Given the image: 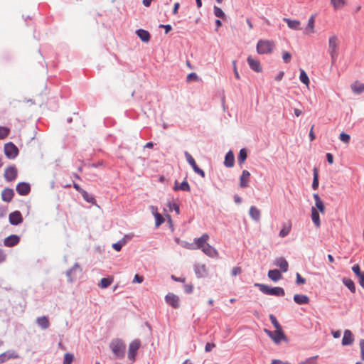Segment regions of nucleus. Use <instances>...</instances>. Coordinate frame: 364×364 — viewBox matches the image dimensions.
I'll list each match as a JSON object with an SVG mask.
<instances>
[{
	"label": "nucleus",
	"instance_id": "f257e3e1",
	"mask_svg": "<svg viewBox=\"0 0 364 364\" xmlns=\"http://www.w3.org/2000/svg\"><path fill=\"white\" fill-rule=\"evenodd\" d=\"M339 50V40L336 35H332L328 38V53L331 56V63L333 64L338 58Z\"/></svg>",
	"mask_w": 364,
	"mask_h": 364
},
{
	"label": "nucleus",
	"instance_id": "f03ea898",
	"mask_svg": "<svg viewBox=\"0 0 364 364\" xmlns=\"http://www.w3.org/2000/svg\"><path fill=\"white\" fill-rule=\"evenodd\" d=\"M255 285L256 287H258L259 290L265 294L274 295L279 296H283L285 294V291L284 289L282 287H270L267 285L262 284H255Z\"/></svg>",
	"mask_w": 364,
	"mask_h": 364
},
{
	"label": "nucleus",
	"instance_id": "7ed1b4c3",
	"mask_svg": "<svg viewBox=\"0 0 364 364\" xmlns=\"http://www.w3.org/2000/svg\"><path fill=\"white\" fill-rule=\"evenodd\" d=\"M274 48V42L268 40H259L257 44V51L259 54L271 53Z\"/></svg>",
	"mask_w": 364,
	"mask_h": 364
},
{
	"label": "nucleus",
	"instance_id": "20e7f679",
	"mask_svg": "<svg viewBox=\"0 0 364 364\" xmlns=\"http://www.w3.org/2000/svg\"><path fill=\"white\" fill-rule=\"evenodd\" d=\"M110 348L117 358H122L124 355L125 345L122 341L115 339L110 343Z\"/></svg>",
	"mask_w": 364,
	"mask_h": 364
},
{
	"label": "nucleus",
	"instance_id": "39448f33",
	"mask_svg": "<svg viewBox=\"0 0 364 364\" xmlns=\"http://www.w3.org/2000/svg\"><path fill=\"white\" fill-rule=\"evenodd\" d=\"M141 346V342L139 340H134L129 346L128 358L129 360L134 361L138 350Z\"/></svg>",
	"mask_w": 364,
	"mask_h": 364
},
{
	"label": "nucleus",
	"instance_id": "423d86ee",
	"mask_svg": "<svg viewBox=\"0 0 364 364\" xmlns=\"http://www.w3.org/2000/svg\"><path fill=\"white\" fill-rule=\"evenodd\" d=\"M4 153L7 158L14 159L18 154V148L11 142L4 145Z\"/></svg>",
	"mask_w": 364,
	"mask_h": 364
},
{
	"label": "nucleus",
	"instance_id": "0eeeda50",
	"mask_svg": "<svg viewBox=\"0 0 364 364\" xmlns=\"http://www.w3.org/2000/svg\"><path fill=\"white\" fill-rule=\"evenodd\" d=\"M185 156L186 158L187 161L191 166L194 171L200 176H202L203 178L205 177V172L198 166L192 156L188 152L186 151Z\"/></svg>",
	"mask_w": 364,
	"mask_h": 364
},
{
	"label": "nucleus",
	"instance_id": "6e6552de",
	"mask_svg": "<svg viewBox=\"0 0 364 364\" xmlns=\"http://www.w3.org/2000/svg\"><path fill=\"white\" fill-rule=\"evenodd\" d=\"M165 300L167 304L171 306L174 309H177L180 306L179 297L173 293H168L165 296Z\"/></svg>",
	"mask_w": 364,
	"mask_h": 364
},
{
	"label": "nucleus",
	"instance_id": "1a4fd4ad",
	"mask_svg": "<svg viewBox=\"0 0 364 364\" xmlns=\"http://www.w3.org/2000/svg\"><path fill=\"white\" fill-rule=\"evenodd\" d=\"M208 240H209V235L207 233H204L199 238H196L194 240V245L196 247V250L200 249L202 250L205 247V246L208 244Z\"/></svg>",
	"mask_w": 364,
	"mask_h": 364
},
{
	"label": "nucleus",
	"instance_id": "9d476101",
	"mask_svg": "<svg viewBox=\"0 0 364 364\" xmlns=\"http://www.w3.org/2000/svg\"><path fill=\"white\" fill-rule=\"evenodd\" d=\"M9 223L11 225H17L21 223L23 221L22 215L19 211L16 210L9 214Z\"/></svg>",
	"mask_w": 364,
	"mask_h": 364
},
{
	"label": "nucleus",
	"instance_id": "9b49d317",
	"mask_svg": "<svg viewBox=\"0 0 364 364\" xmlns=\"http://www.w3.org/2000/svg\"><path fill=\"white\" fill-rule=\"evenodd\" d=\"M4 177L7 181H12L17 177V169L15 166H9L4 172Z\"/></svg>",
	"mask_w": 364,
	"mask_h": 364
},
{
	"label": "nucleus",
	"instance_id": "f8f14e48",
	"mask_svg": "<svg viewBox=\"0 0 364 364\" xmlns=\"http://www.w3.org/2000/svg\"><path fill=\"white\" fill-rule=\"evenodd\" d=\"M31 191V187L27 183H19L16 186V191L21 196H26Z\"/></svg>",
	"mask_w": 364,
	"mask_h": 364
},
{
	"label": "nucleus",
	"instance_id": "ddd939ff",
	"mask_svg": "<svg viewBox=\"0 0 364 364\" xmlns=\"http://www.w3.org/2000/svg\"><path fill=\"white\" fill-rule=\"evenodd\" d=\"M354 342V336L350 330L344 331L343 337L342 339L343 346H349Z\"/></svg>",
	"mask_w": 364,
	"mask_h": 364
},
{
	"label": "nucleus",
	"instance_id": "4468645a",
	"mask_svg": "<svg viewBox=\"0 0 364 364\" xmlns=\"http://www.w3.org/2000/svg\"><path fill=\"white\" fill-rule=\"evenodd\" d=\"M250 178V173L247 170H244L240 177V186L243 188L247 187L249 186Z\"/></svg>",
	"mask_w": 364,
	"mask_h": 364
},
{
	"label": "nucleus",
	"instance_id": "2eb2a0df",
	"mask_svg": "<svg viewBox=\"0 0 364 364\" xmlns=\"http://www.w3.org/2000/svg\"><path fill=\"white\" fill-rule=\"evenodd\" d=\"M20 238L16 235H11L6 237L4 240V244L6 247H13L19 242Z\"/></svg>",
	"mask_w": 364,
	"mask_h": 364
},
{
	"label": "nucleus",
	"instance_id": "dca6fc26",
	"mask_svg": "<svg viewBox=\"0 0 364 364\" xmlns=\"http://www.w3.org/2000/svg\"><path fill=\"white\" fill-rule=\"evenodd\" d=\"M247 60L248 65L253 70H255L257 73H259L262 71V68L260 65V63L258 60H255L251 56H249L247 58Z\"/></svg>",
	"mask_w": 364,
	"mask_h": 364
},
{
	"label": "nucleus",
	"instance_id": "f3484780",
	"mask_svg": "<svg viewBox=\"0 0 364 364\" xmlns=\"http://www.w3.org/2000/svg\"><path fill=\"white\" fill-rule=\"evenodd\" d=\"M14 195V192L11 188H4L1 192V198L5 202H10Z\"/></svg>",
	"mask_w": 364,
	"mask_h": 364
},
{
	"label": "nucleus",
	"instance_id": "a211bd4d",
	"mask_svg": "<svg viewBox=\"0 0 364 364\" xmlns=\"http://www.w3.org/2000/svg\"><path fill=\"white\" fill-rule=\"evenodd\" d=\"M202 251L208 256L210 257H218V251L208 243L205 246V247L202 250Z\"/></svg>",
	"mask_w": 364,
	"mask_h": 364
},
{
	"label": "nucleus",
	"instance_id": "6ab92c4d",
	"mask_svg": "<svg viewBox=\"0 0 364 364\" xmlns=\"http://www.w3.org/2000/svg\"><path fill=\"white\" fill-rule=\"evenodd\" d=\"M313 197L315 200L316 209L317 208L321 213L323 214L325 213V205L317 193H314Z\"/></svg>",
	"mask_w": 364,
	"mask_h": 364
},
{
	"label": "nucleus",
	"instance_id": "aec40b11",
	"mask_svg": "<svg viewBox=\"0 0 364 364\" xmlns=\"http://www.w3.org/2000/svg\"><path fill=\"white\" fill-rule=\"evenodd\" d=\"M235 156L232 151H229L225 157L224 164L226 167L230 168L234 166Z\"/></svg>",
	"mask_w": 364,
	"mask_h": 364
},
{
	"label": "nucleus",
	"instance_id": "412c9836",
	"mask_svg": "<svg viewBox=\"0 0 364 364\" xmlns=\"http://www.w3.org/2000/svg\"><path fill=\"white\" fill-rule=\"evenodd\" d=\"M314 23H315V16H311L309 18V19L308 21L307 26L305 28V31H304V33L305 34L311 35V34H313L315 32V31H314Z\"/></svg>",
	"mask_w": 364,
	"mask_h": 364
},
{
	"label": "nucleus",
	"instance_id": "4be33fe9",
	"mask_svg": "<svg viewBox=\"0 0 364 364\" xmlns=\"http://www.w3.org/2000/svg\"><path fill=\"white\" fill-rule=\"evenodd\" d=\"M294 301L299 305L307 304L309 303V298L304 294H295L294 296Z\"/></svg>",
	"mask_w": 364,
	"mask_h": 364
},
{
	"label": "nucleus",
	"instance_id": "5701e85b",
	"mask_svg": "<svg viewBox=\"0 0 364 364\" xmlns=\"http://www.w3.org/2000/svg\"><path fill=\"white\" fill-rule=\"evenodd\" d=\"M136 34L139 38L144 43H148L150 40L151 36L150 33L144 29H138L136 31Z\"/></svg>",
	"mask_w": 364,
	"mask_h": 364
},
{
	"label": "nucleus",
	"instance_id": "b1692460",
	"mask_svg": "<svg viewBox=\"0 0 364 364\" xmlns=\"http://www.w3.org/2000/svg\"><path fill=\"white\" fill-rule=\"evenodd\" d=\"M311 220L316 228H319L321 225L320 218L318 210L315 207H312L311 209Z\"/></svg>",
	"mask_w": 364,
	"mask_h": 364
},
{
	"label": "nucleus",
	"instance_id": "393cba45",
	"mask_svg": "<svg viewBox=\"0 0 364 364\" xmlns=\"http://www.w3.org/2000/svg\"><path fill=\"white\" fill-rule=\"evenodd\" d=\"M275 264L277 267H279L283 272H287L289 264H288L287 261L284 258L279 257V258L277 259L276 262H275Z\"/></svg>",
	"mask_w": 364,
	"mask_h": 364
},
{
	"label": "nucleus",
	"instance_id": "a878e982",
	"mask_svg": "<svg viewBox=\"0 0 364 364\" xmlns=\"http://www.w3.org/2000/svg\"><path fill=\"white\" fill-rule=\"evenodd\" d=\"M173 190L176 191L179 190L183 191H190L191 188L188 183L186 181H183L180 185L178 183L177 181H176Z\"/></svg>",
	"mask_w": 364,
	"mask_h": 364
},
{
	"label": "nucleus",
	"instance_id": "bb28decb",
	"mask_svg": "<svg viewBox=\"0 0 364 364\" xmlns=\"http://www.w3.org/2000/svg\"><path fill=\"white\" fill-rule=\"evenodd\" d=\"M284 21H285L288 26L291 28V29H294V30H299L301 29L300 28V21H298V20H291L289 18H284Z\"/></svg>",
	"mask_w": 364,
	"mask_h": 364
},
{
	"label": "nucleus",
	"instance_id": "cd10ccee",
	"mask_svg": "<svg viewBox=\"0 0 364 364\" xmlns=\"http://www.w3.org/2000/svg\"><path fill=\"white\" fill-rule=\"evenodd\" d=\"M268 277L274 282H277L282 277L281 272L278 269L269 270L268 272Z\"/></svg>",
	"mask_w": 364,
	"mask_h": 364
},
{
	"label": "nucleus",
	"instance_id": "c85d7f7f",
	"mask_svg": "<svg viewBox=\"0 0 364 364\" xmlns=\"http://www.w3.org/2000/svg\"><path fill=\"white\" fill-rule=\"evenodd\" d=\"M195 272L198 277H203L207 274V269L205 264H198L195 267Z\"/></svg>",
	"mask_w": 364,
	"mask_h": 364
},
{
	"label": "nucleus",
	"instance_id": "c756f323",
	"mask_svg": "<svg viewBox=\"0 0 364 364\" xmlns=\"http://www.w3.org/2000/svg\"><path fill=\"white\" fill-rule=\"evenodd\" d=\"M283 339H284V334L282 331V328L276 329L274 331L272 340L276 343H279Z\"/></svg>",
	"mask_w": 364,
	"mask_h": 364
},
{
	"label": "nucleus",
	"instance_id": "7c9ffc66",
	"mask_svg": "<svg viewBox=\"0 0 364 364\" xmlns=\"http://www.w3.org/2000/svg\"><path fill=\"white\" fill-rule=\"evenodd\" d=\"M114 281V278L112 277H109L107 278H102L100 283L98 284V287L101 289L107 288L109 286L112 284Z\"/></svg>",
	"mask_w": 364,
	"mask_h": 364
},
{
	"label": "nucleus",
	"instance_id": "2f4dec72",
	"mask_svg": "<svg viewBox=\"0 0 364 364\" xmlns=\"http://www.w3.org/2000/svg\"><path fill=\"white\" fill-rule=\"evenodd\" d=\"M36 323L43 329L48 328L49 327V325H50L48 318L46 316L38 317L36 319Z\"/></svg>",
	"mask_w": 364,
	"mask_h": 364
},
{
	"label": "nucleus",
	"instance_id": "473e14b6",
	"mask_svg": "<svg viewBox=\"0 0 364 364\" xmlns=\"http://www.w3.org/2000/svg\"><path fill=\"white\" fill-rule=\"evenodd\" d=\"M350 88L354 93L359 95L364 92V84L355 82L350 85Z\"/></svg>",
	"mask_w": 364,
	"mask_h": 364
},
{
	"label": "nucleus",
	"instance_id": "72a5a7b5",
	"mask_svg": "<svg viewBox=\"0 0 364 364\" xmlns=\"http://www.w3.org/2000/svg\"><path fill=\"white\" fill-rule=\"evenodd\" d=\"M343 283L352 292H355V286L353 281L348 278H343Z\"/></svg>",
	"mask_w": 364,
	"mask_h": 364
},
{
	"label": "nucleus",
	"instance_id": "f704fd0d",
	"mask_svg": "<svg viewBox=\"0 0 364 364\" xmlns=\"http://www.w3.org/2000/svg\"><path fill=\"white\" fill-rule=\"evenodd\" d=\"M250 215L255 220H259L260 219V211L255 206L250 207Z\"/></svg>",
	"mask_w": 364,
	"mask_h": 364
},
{
	"label": "nucleus",
	"instance_id": "c9c22d12",
	"mask_svg": "<svg viewBox=\"0 0 364 364\" xmlns=\"http://www.w3.org/2000/svg\"><path fill=\"white\" fill-rule=\"evenodd\" d=\"M331 3L333 5V8L337 10V9H341V8H343L346 4V0H331Z\"/></svg>",
	"mask_w": 364,
	"mask_h": 364
},
{
	"label": "nucleus",
	"instance_id": "e433bc0d",
	"mask_svg": "<svg viewBox=\"0 0 364 364\" xmlns=\"http://www.w3.org/2000/svg\"><path fill=\"white\" fill-rule=\"evenodd\" d=\"M247 157V154L246 149H240L239 156L237 158L238 163L240 164H242L245 161Z\"/></svg>",
	"mask_w": 364,
	"mask_h": 364
},
{
	"label": "nucleus",
	"instance_id": "4c0bfd02",
	"mask_svg": "<svg viewBox=\"0 0 364 364\" xmlns=\"http://www.w3.org/2000/svg\"><path fill=\"white\" fill-rule=\"evenodd\" d=\"M299 79L301 82H303L306 86H309L310 81L306 73L304 70H300Z\"/></svg>",
	"mask_w": 364,
	"mask_h": 364
},
{
	"label": "nucleus",
	"instance_id": "58836bf2",
	"mask_svg": "<svg viewBox=\"0 0 364 364\" xmlns=\"http://www.w3.org/2000/svg\"><path fill=\"white\" fill-rule=\"evenodd\" d=\"M81 194H82V196L83 197L84 200H86L87 202L91 203H95V198L92 196L90 195L85 190L82 191Z\"/></svg>",
	"mask_w": 364,
	"mask_h": 364
},
{
	"label": "nucleus",
	"instance_id": "ea45409f",
	"mask_svg": "<svg viewBox=\"0 0 364 364\" xmlns=\"http://www.w3.org/2000/svg\"><path fill=\"white\" fill-rule=\"evenodd\" d=\"M17 355H14V354H11L9 353H4L0 355V364L6 361L7 360L12 358H16Z\"/></svg>",
	"mask_w": 364,
	"mask_h": 364
},
{
	"label": "nucleus",
	"instance_id": "a19ab883",
	"mask_svg": "<svg viewBox=\"0 0 364 364\" xmlns=\"http://www.w3.org/2000/svg\"><path fill=\"white\" fill-rule=\"evenodd\" d=\"M318 187V176L316 168L314 169V180L312 183V188L314 190H316Z\"/></svg>",
	"mask_w": 364,
	"mask_h": 364
},
{
	"label": "nucleus",
	"instance_id": "79ce46f5",
	"mask_svg": "<svg viewBox=\"0 0 364 364\" xmlns=\"http://www.w3.org/2000/svg\"><path fill=\"white\" fill-rule=\"evenodd\" d=\"M9 132V128L6 127H0V139H4L6 138Z\"/></svg>",
	"mask_w": 364,
	"mask_h": 364
},
{
	"label": "nucleus",
	"instance_id": "37998d69",
	"mask_svg": "<svg viewBox=\"0 0 364 364\" xmlns=\"http://www.w3.org/2000/svg\"><path fill=\"white\" fill-rule=\"evenodd\" d=\"M291 230V225H284L282 229L279 232V236L281 237H286Z\"/></svg>",
	"mask_w": 364,
	"mask_h": 364
},
{
	"label": "nucleus",
	"instance_id": "c03bdc74",
	"mask_svg": "<svg viewBox=\"0 0 364 364\" xmlns=\"http://www.w3.org/2000/svg\"><path fill=\"white\" fill-rule=\"evenodd\" d=\"M74 356L71 353H65L64 355L63 363V364H71L73 361Z\"/></svg>",
	"mask_w": 364,
	"mask_h": 364
},
{
	"label": "nucleus",
	"instance_id": "a18cd8bd",
	"mask_svg": "<svg viewBox=\"0 0 364 364\" xmlns=\"http://www.w3.org/2000/svg\"><path fill=\"white\" fill-rule=\"evenodd\" d=\"M339 139L341 141L348 144L350 142V136L349 134L342 132L340 134Z\"/></svg>",
	"mask_w": 364,
	"mask_h": 364
},
{
	"label": "nucleus",
	"instance_id": "49530a36",
	"mask_svg": "<svg viewBox=\"0 0 364 364\" xmlns=\"http://www.w3.org/2000/svg\"><path fill=\"white\" fill-rule=\"evenodd\" d=\"M269 319L276 329L282 328L281 325L279 324V323L278 322V321L277 320L276 317L274 315L270 314Z\"/></svg>",
	"mask_w": 364,
	"mask_h": 364
},
{
	"label": "nucleus",
	"instance_id": "de8ad7c7",
	"mask_svg": "<svg viewBox=\"0 0 364 364\" xmlns=\"http://www.w3.org/2000/svg\"><path fill=\"white\" fill-rule=\"evenodd\" d=\"M154 216H155V219H156V226L159 227L160 225H161L164 222V218H163V216L161 214H159L158 213H156L154 214Z\"/></svg>",
	"mask_w": 364,
	"mask_h": 364
},
{
	"label": "nucleus",
	"instance_id": "09e8293b",
	"mask_svg": "<svg viewBox=\"0 0 364 364\" xmlns=\"http://www.w3.org/2000/svg\"><path fill=\"white\" fill-rule=\"evenodd\" d=\"M213 9H214V14L215 15V16L219 17V18L225 17V14L220 8L215 6Z\"/></svg>",
	"mask_w": 364,
	"mask_h": 364
},
{
	"label": "nucleus",
	"instance_id": "8fccbe9b",
	"mask_svg": "<svg viewBox=\"0 0 364 364\" xmlns=\"http://www.w3.org/2000/svg\"><path fill=\"white\" fill-rule=\"evenodd\" d=\"M133 237V235H124L119 242L120 244L124 246L127 244V242L130 240Z\"/></svg>",
	"mask_w": 364,
	"mask_h": 364
},
{
	"label": "nucleus",
	"instance_id": "3c124183",
	"mask_svg": "<svg viewBox=\"0 0 364 364\" xmlns=\"http://www.w3.org/2000/svg\"><path fill=\"white\" fill-rule=\"evenodd\" d=\"M198 80V77L195 73H189L186 77V81L187 82H191L193 80L196 81Z\"/></svg>",
	"mask_w": 364,
	"mask_h": 364
},
{
	"label": "nucleus",
	"instance_id": "603ef678",
	"mask_svg": "<svg viewBox=\"0 0 364 364\" xmlns=\"http://www.w3.org/2000/svg\"><path fill=\"white\" fill-rule=\"evenodd\" d=\"M168 205L170 211H172L173 210H174L177 214H179V213H180L179 206L176 203H169Z\"/></svg>",
	"mask_w": 364,
	"mask_h": 364
},
{
	"label": "nucleus",
	"instance_id": "864d4df0",
	"mask_svg": "<svg viewBox=\"0 0 364 364\" xmlns=\"http://www.w3.org/2000/svg\"><path fill=\"white\" fill-rule=\"evenodd\" d=\"M316 359V357H311L299 364H317Z\"/></svg>",
	"mask_w": 364,
	"mask_h": 364
},
{
	"label": "nucleus",
	"instance_id": "5fc2aeb1",
	"mask_svg": "<svg viewBox=\"0 0 364 364\" xmlns=\"http://www.w3.org/2000/svg\"><path fill=\"white\" fill-rule=\"evenodd\" d=\"M282 58L285 63H289L291 60V55L289 52L284 51L282 53Z\"/></svg>",
	"mask_w": 364,
	"mask_h": 364
},
{
	"label": "nucleus",
	"instance_id": "6e6d98bb",
	"mask_svg": "<svg viewBox=\"0 0 364 364\" xmlns=\"http://www.w3.org/2000/svg\"><path fill=\"white\" fill-rule=\"evenodd\" d=\"M352 271L354 272V274L356 275V276H359L363 272H361L360 270V266L359 264H355L353 267H352Z\"/></svg>",
	"mask_w": 364,
	"mask_h": 364
},
{
	"label": "nucleus",
	"instance_id": "4d7b16f0",
	"mask_svg": "<svg viewBox=\"0 0 364 364\" xmlns=\"http://www.w3.org/2000/svg\"><path fill=\"white\" fill-rule=\"evenodd\" d=\"M359 345L360 348L361 360L364 361V339L360 340Z\"/></svg>",
	"mask_w": 364,
	"mask_h": 364
},
{
	"label": "nucleus",
	"instance_id": "13d9d810",
	"mask_svg": "<svg viewBox=\"0 0 364 364\" xmlns=\"http://www.w3.org/2000/svg\"><path fill=\"white\" fill-rule=\"evenodd\" d=\"M296 284H303L306 282V279L304 278H303L299 273H296Z\"/></svg>",
	"mask_w": 364,
	"mask_h": 364
},
{
	"label": "nucleus",
	"instance_id": "bf43d9fd",
	"mask_svg": "<svg viewBox=\"0 0 364 364\" xmlns=\"http://www.w3.org/2000/svg\"><path fill=\"white\" fill-rule=\"evenodd\" d=\"M242 272L241 267H235L232 269V275L236 276L237 274H240Z\"/></svg>",
	"mask_w": 364,
	"mask_h": 364
},
{
	"label": "nucleus",
	"instance_id": "052dcab7",
	"mask_svg": "<svg viewBox=\"0 0 364 364\" xmlns=\"http://www.w3.org/2000/svg\"><path fill=\"white\" fill-rule=\"evenodd\" d=\"M144 281V278L142 276H139V274H135L134 277V279H133V283H141L142 282Z\"/></svg>",
	"mask_w": 364,
	"mask_h": 364
},
{
	"label": "nucleus",
	"instance_id": "680f3d73",
	"mask_svg": "<svg viewBox=\"0 0 364 364\" xmlns=\"http://www.w3.org/2000/svg\"><path fill=\"white\" fill-rule=\"evenodd\" d=\"M215 345L212 343H207L205 347V350L206 352H210L212 350L213 348H215Z\"/></svg>",
	"mask_w": 364,
	"mask_h": 364
},
{
	"label": "nucleus",
	"instance_id": "e2e57ef3",
	"mask_svg": "<svg viewBox=\"0 0 364 364\" xmlns=\"http://www.w3.org/2000/svg\"><path fill=\"white\" fill-rule=\"evenodd\" d=\"M122 247V245L119 242L112 244V248L117 252L120 251Z\"/></svg>",
	"mask_w": 364,
	"mask_h": 364
},
{
	"label": "nucleus",
	"instance_id": "0e129e2a",
	"mask_svg": "<svg viewBox=\"0 0 364 364\" xmlns=\"http://www.w3.org/2000/svg\"><path fill=\"white\" fill-rule=\"evenodd\" d=\"M357 277H358L360 285L364 289V272Z\"/></svg>",
	"mask_w": 364,
	"mask_h": 364
},
{
	"label": "nucleus",
	"instance_id": "69168bd1",
	"mask_svg": "<svg viewBox=\"0 0 364 364\" xmlns=\"http://www.w3.org/2000/svg\"><path fill=\"white\" fill-rule=\"evenodd\" d=\"M185 291L188 294H190L193 290V286L192 284H186L185 285Z\"/></svg>",
	"mask_w": 364,
	"mask_h": 364
},
{
	"label": "nucleus",
	"instance_id": "338daca9",
	"mask_svg": "<svg viewBox=\"0 0 364 364\" xmlns=\"http://www.w3.org/2000/svg\"><path fill=\"white\" fill-rule=\"evenodd\" d=\"M326 159H327V161L330 164H333V156L332 154L331 153H328L326 154Z\"/></svg>",
	"mask_w": 364,
	"mask_h": 364
},
{
	"label": "nucleus",
	"instance_id": "774afa93",
	"mask_svg": "<svg viewBox=\"0 0 364 364\" xmlns=\"http://www.w3.org/2000/svg\"><path fill=\"white\" fill-rule=\"evenodd\" d=\"M272 364H290L288 362H284V361H282L281 360H272Z\"/></svg>",
	"mask_w": 364,
	"mask_h": 364
}]
</instances>
